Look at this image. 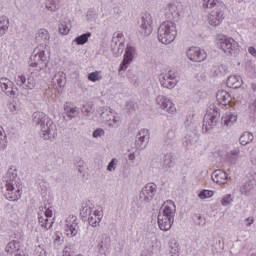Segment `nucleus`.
<instances>
[{
    "label": "nucleus",
    "instance_id": "nucleus-60",
    "mask_svg": "<svg viewBox=\"0 0 256 256\" xmlns=\"http://www.w3.org/2000/svg\"><path fill=\"white\" fill-rule=\"evenodd\" d=\"M78 171H79V173H83V170H81V168H80V169H78Z\"/></svg>",
    "mask_w": 256,
    "mask_h": 256
},
{
    "label": "nucleus",
    "instance_id": "nucleus-1",
    "mask_svg": "<svg viewBox=\"0 0 256 256\" xmlns=\"http://www.w3.org/2000/svg\"><path fill=\"white\" fill-rule=\"evenodd\" d=\"M48 65L49 54H47V47L43 44H40L34 49L33 54L30 57V74L28 77H26L25 74L18 73L15 76L16 85L22 89H26V91H32V89L37 87V83L39 81V71L47 69Z\"/></svg>",
    "mask_w": 256,
    "mask_h": 256
},
{
    "label": "nucleus",
    "instance_id": "nucleus-42",
    "mask_svg": "<svg viewBox=\"0 0 256 256\" xmlns=\"http://www.w3.org/2000/svg\"><path fill=\"white\" fill-rule=\"evenodd\" d=\"M213 195V191L211 190H203L198 194L199 199H210Z\"/></svg>",
    "mask_w": 256,
    "mask_h": 256
},
{
    "label": "nucleus",
    "instance_id": "nucleus-40",
    "mask_svg": "<svg viewBox=\"0 0 256 256\" xmlns=\"http://www.w3.org/2000/svg\"><path fill=\"white\" fill-rule=\"evenodd\" d=\"M231 203H233V197L231 196V194H226L221 200V205L223 207H229Z\"/></svg>",
    "mask_w": 256,
    "mask_h": 256
},
{
    "label": "nucleus",
    "instance_id": "nucleus-48",
    "mask_svg": "<svg viewBox=\"0 0 256 256\" xmlns=\"http://www.w3.org/2000/svg\"><path fill=\"white\" fill-rule=\"evenodd\" d=\"M239 153H241V150L239 148H234L230 151V155H232V157H238Z\"/></svg>",
    "mask_w": 256,
    "mask_h": 256
},
{
    "label": "nucleus",
    "instance_id": "nucleus-36",
    "mask_svg": "<svg viewBox=\"0 0 256 256\" xmlns=\"http://www.w3.org/2000/svg\"><path fill=\"white\" fill-rule=\"evenodd\" d=\"M7 31H9V19L2 17L0 18V37H3Z\"/></svg>",
    "mask_w": 256,
    "mask_h": 256
},
{
    "label": "nucleus",
    "instance_id": "nucleus-51",
    "mask_svg": "<svg viewBox=\"0 0 256 256\" xmlns=\"http://www.w3.org/2000/svg\"><path fill=\"white\" fill-rule=\"evenodd\" d=\"M196 218L198 219V225H205V219L201 217V215H196Z\"/></svg>",
    "mask_w": 256,
    "mask_h": 256
},
{
    "label": "nucleus",
    "instance_id": "nucleus-53",
    "mask_svg": "<svg viewBox=\"0 0 256 256\" xmlns=\"http://www.w3.org/2000/svg\"><path fill=\"white\" fill-rule=\"evenodd\" d=\"M152 240L154 241V244L152 245V247H159V241H157V237L153 236Z\"/></svg>",
    "mask_w": 256,
    "mask_h": 256
},
{
    "label": "nucleus",
    "instance_id": "nucleus-7",
    "mask_svg": "<svg viewBox=\"0 0 256 256\" xmlns=\"http://www.w3.org/2000/svg\"><path fill=\"white\" fill-rule=\"evenodd\" d=\"M38 223L43 229L46 230L53 227V209H51V207L45 205L39 208Z\"/></svg>",
    "mask_w": 256,
    "mask_h": 256
},
{
    "label": "nucleus",
    "instance_id": "nucleus-28",
    "mask_svg": "<svg viewBox=\"0 0 256 256\" xmlns=\"http://www.w3.org/2000/svg\"><path fill=\"white\" fill-rule=\"evenodd\" d=\"M222 123L226 127H232L235 123H237V115H235L231 112L225 113L222 116Z\"/></svg>",
    "mask_w": 256,
    "mask_h": 256
},
{
    "label": "nucleus",
    "instance_id": "nucleus-50",
    "mask_svg": "<svg viewBox=\"0 0 256 256\" xmlns=\"http://www.w3.org/2000/svg\"><path fill=\"white\" fill-rule=\"evenodd\" d=\"M248 52H249L250 55H252L253 57H256V49H255V47L250 46V47L248 48Z\"/></svg>",
    "mask_w": 256,
    "mask_h": 256
},
{
    "label": "nucleus",
    "instance_id": "nucleus-23",
    "mask_svg": "<svg viewBox=\"0 0 256 256\" xmlns=\"http://www.w3.org/2000/svg\"><path fill=\"white\" fill-rule=\"evenodd\" d=\"M212 181L217 185H225L227 183V173L223 170H216L212 174Z\"/></svg>",
    "mask_w": 256,
    "mask_h": 256
},
{
    "label": "nucleus",
    "instance_id": "nucleus-49",
    "mask_svg": "<svg viewBox=\"0 0 256 256\" xmlns=\"http://www.w3.org/2000/svg\"><path fill=\"white\" fill-rule=\"evenodd\" d=\"M169 11H171V13H177L178 11L177 4L175 3L169 4Z\"/></svg>",
    "mask_w": 256,
    "mask_h": 256
},
{
    "label": "nucleus",
    "instance_id": "nucleus-25",
    "mask_svg": "<svg viewBox=\"0 0 256 256\" xmlns=\"http://www.w3.org/2000/svg\"><path fill=\"white\" fill-rule=\"evenodd\" d=\"M216 99L221 105H229L231 103V94L225 90H220L216 94Z\"/></svg>",
    "mask_w": 256,
    "mask_h": 256
},
{
    "label": "nucleus",
    "instance_id": "nucleus-55",
    "mask_svg": "<svg viewBox=\"0 0 256 256\" xmlns=\"http://www.w3.org/2000/svg\"><path fill=\"white\" fill-rule=\"evenodd\" d=\"M250 109H252V111H256V99L250 104Z\"/></svg>",
    "mask_w": 256,
    "mask_h": 256
},
{
    "label": "nucleus",
    "instance_id": "nucleus-56",
    "mask_svg": "<svg viewBox=\"0 0 256 256\" xmlns=\"http://www.w3.org/2000/svg\"><path fill=\"white\" fill-rule=\"evenodd\" d=\"M128 159H129L130 161H135V153L129 154Z\"/></svg>",
    "mask_w": 256,
    "mask_h": 256
},
{
    "label": "nucleus",
    "instance_id": "nucleus-59",
    "mask_svg": "<svg viewBox=\"0 0 256 256\" xmlns=\"http://www.w3.org/2000/svg\"><path fill=\"white\" fill-rule=\"evenodd\" d=\"M252 89H253V91H255V93H256V82L252 83Z\"/></svg>",
    "mask_w": 256,
    "mask_h": 256
},
{
    "label": "nucleus",
    "instance_id": "nucleus-34",
    "mask_svg": "<svg viewBox=\"0 0 256 256\" xmlns=\"http://www.w3.org/2000/svg\"><path fill=\"white\" fill-rule=\"evenodd\" d=\"M93 211H95V206L91 204V202H87L82 206L80 215H82V217H89Z\"/></svg>",
    "mask_w": 256,
    "mask_h": 256
},
{
    "label": "nucleus",
    "instance_id": "nucleus-39",
    "mask_svg": "<svg viewBox=\"0 0 256 256\" xmlns=\"http://www.w3.org/2000/svg\"><path fill=\"white\" fill-rule=\"evenodd\" d=\"M195 143H197V136L192 135V136H187L186 137L184 145L187 149H191V147H193V145H195Z\"/></svg>",
    "mask_w": 256,
    "mask_h": 256
},
{
    "label": "nucleus",
    "instance_id": "nucleus-31",
    "mask_svg": "<svg viewBox=\"0 0 256 256\" xmlns=\"http://www.w3.org/2000/svg\"><path fill=\"white\" fill-rule=\"evenodd\" d=\"M253 139H255V136H253V133L249 131L243 132L239 137V143L240 145H249V143H253Z\"/></svg>",
    "mask_w": 256,
    "mask_h": 256
},
{
    "label": "nucleus",
    "instance_id": "nucleus-35",
    "mask_svg": "<svg viewBox=\"0 0 256 256\" xmlns=\"http://www.w3.org/2000/svg\"><path fill=\"white\" fill-rule=\"evenodd\" d=\"M169 245V252L171 253V256H179V251H180V247H179V242H177L175 239H171L168 242Z\"/></svg>",
    "mask_w": 256,
    "mask_h": 256
},
{
    "label": "nucleus",
    "instance_id": "nucleus-21",
    "mask_svg": "<svg viewBox=\"0 0 256 256\" xmlns=\"http://www.w3.org/2000/svg\"><path fill=\"white\" fill-rule=\"evenodd\" d=\"M64 86H65V74H63V72H59L55 74L51 80V87L54 88V91H57L58 93H62Z\"/></svg>",
    "mask_w": 256,
    "mask_h": 256
},
{
    "label": "nucleus",
    "instance_id": "nucleus-61",
    "mask_svg": "<svg viewBox=\"0 0 256 256\" xmlns=\"http://www.w3.org/2000/svg\"><path fill=\"white\" fill-rule=\"evenodd\" d=\"M238 1V3H242V1H244V0H237Z\"/></svg>",
    "mask_w": 256,
    "mask_h": 256
},
{
    "label": "nucleus",
    "instance_id": "nucleus-29",
    "mask_svg": "<svg viewBox=\"0 0 256 256\" xmlns=\"http://www.w3.org/2000/svg\"><path fill=\"white\" fill-rule=\"evenodd\" d=\"M45 5L48 11H59L61 9V5H63V0H46Z\"/></svg>",
    "mask_w": 256,
    "mask_h": 256
},
{
    "label": "nucleus",
    "instance_id": "nucleus-10",
    "mask_svg": "<svg viewBox=\"0 0 256 256\" xmlns=\"http://www.w3.org/2000/svg\"><path fill=\"white\" fill-rule=\"evenodd\" d=\"M101 119L109 125V127H119L121 118L115 116V111L111 107L105 106L99 109Z\"/></svg>",
    "mask_w": 256,
    "mask_h": 256
},
{
    "label": "nucleus",
    "instance_id": "nucleus-45",
    "mask_svg": "<svg viewBox=\"0 0 256 256\" xmlns=\"http://www.w3.org/2000/svg\"><path fill=\"white\" fill-rule=\"evenodd\" d=\"M116 166H117V160L115 158H113L110 163L108 164V167H107V171H115L116 169Z\"/></svg>",
    "mask_w": 256,
    "mask_h": 256
},
{
    "label": "nucleus",
    "instance_id": "nucleus-58",
    "mask_svg": "<svg viewBox=\"0 0 256 256\" xmlns=\"http://www.w3.org/2000/svg\"><path fill=\"white\" fill-rule=\"evenodd\" d=\"M93 13H95V10H94V9L88 10V12H87V17L93 15Z\"/></svg>",
    "mask_w": 256,
    "mask_h": 256
},
{
    "label": "nucleus",
    "instance_id": "nucleus-33",
    "mask_svg": "<svg viewBox=\"0 0 256 256\" xmlns=\"http://www.w3.org/2000/svg\"><path fill=\"white\" fill-rule=\"evenodd\" d=\"M58 31L60 35H69V31H71V21L62 20L59 24Z\"/></svg>",
    "mask_w": 256,
    "mask_h": 256
},
{
    "label": "nucleus",
    "instance_id": "nucleus-9",
    "mask_svg": "<svg viewBox=\"0 0 256 256\" xmlns=\"http://www.w3.org/2000/svg\"><path fill=\"white\" fill-rule=\"evenodd\" d=\"M159 81L165 89H175L179 83V76H177V72L169 70L160 74Z\"/></svg>",
    "mask_w": 256,
    "mask_h": 256
},
{
    "label": "nucleus",
    "instance_id": "nucleus-2",
    "mask_svg": "<svg viewBox=\"0 0 256 256\" xmlns=\"http://www.w3.org/2000/svg\"><path fill=\"white\" fill-rule=\"evenodd\" d=\"M5 190L4 195L8 201H19L23 195V184L17 178V168L10 167L4 177Z\"/></svg>",
    "mask_w": 256,
    "mask_h": 256
},
{
    "label": "nucleus",
    "instance_id": "nucleus-46",
    "mask_svg": "<svg viewBox=\"0 0 256 256\" xmlns=\"http://www.w3.org/2000/svg\"><path fill=\"white\" fill-rule=\"evenodd\" d=\"M255 223V218L253 216H249L248 218L244 219V225L246 227H251Z\"/></svg>",
    "mask_w": 256,
    "mask_h": 256
},
{
    "label": "nucleus",
    "instance_id": "nucleus-15",
    "mask_svg": "<svg viewBox=\"0 0 256 256\" xmlns=\"http://www.w3.org/2000/svg\"><path fill=\"white\" fill-rule=\"evenodd\" d=\"M225 19V11L223 8H216L210 12L208 15V23L212 27H218L221 25Z\"/></svg>",
    "mask_w": 256,
    "mask_h": 256
},
{
    "label": "nucleus",
    "instance_id": "nucleus-54",
    "mask_svg": "<svg viewBox=\"0 0 256 256\" xmlns=\"http://www.w3.org/2000/svg\"><path fill=\"white\" fill-rule=\"evenodd\" d=\"M82 113H83L84 115H90V114H91V110H89L88 108L84 107V108L82 109Z\"/></svg>",
    "mask_w": 256,
    "mask_h": 256
},
{
    "label": "nucleus",
    "instance_id": "nucleus-17",
    "mask_svg": "<svg viewBox=\"0 0 256 256\" xmlns=\"http://www.w3.org/2000/svg\"><path fill=\"white\" fill-rule=\"evenodd\" d=\"M135 55H137L135 47L128 45L125 49L124 59L120 65L119 71H127L129 65H131V61L135 59Z\"/></svg>",
    "mask_w": 256,
    "mask_h": 256
},
{
    "label": "nucleus",
    "instance_id": "nucleus-37",
    "mask_svg": "<svg viewBox=\"0 0 256 256\" xmlns=\"http://www.w3.org/2000/svg\"><path fill=\"white\" fill-rule=\"evenodd\" d=\"M89 37H91V32H87L85 34H82L74 39V42L76 45H85L87 41H89Z\"/></svg>",
    "mask_w": 256,
    "mask_h": 256
},
{
    "label": "nucleus",
    "instance_id": "nucleus-16",
    "mask_svg": "<svg viewBox=\"0 0 256 256\" xmlns=\"http://www.w3.org/2000/svg\"><path fill=\"white\" fill-rule=\"evenodd\" d=\"M219 123V113L213 111L212 113L206 114L204 116L202 129L204 133H209L215 125Z\"/></svg>",
    "mask_w": 256,
    "mask_h": 256
},
{
    "label": "nucleus",
    "instance_id": "nucleus-3",
    "mask_svg": "<svg viewBox=\"0 0 256 256\" xmlns=\"http://www.w3.org/2000/svg\"><path fill=\"white\" fill-rule=\"evenodd\" d=\"M175 213H177V207L173 200H167L162 204L158 213V227L161 231H169L173 227Z\"/></svg>",
    "mask_w": 256,
    "mask_h": 256
},
{
    "label": "nucleus",
    "instance_id": "nucleus-41",
    "mask_svg": "<svg viewBox=\"0 0 256 256\" xmlns=\"http://www.w3.org/2000/svg\"><path fill=\"white\" fill-rule=\"evenodd\" d=\"M9 111L12 115H19V113H21V107L15 103H11L9 105Z\"/></svg>",
    "mask_w": 256,
    "mask_h": 256
},
{
    "label": "nucleus",
    "instance_id": "nucleus-30",
    "mask_svg": "<svg viewBox=\"0 0 256 256\" xmlns=\"http://www.w3.org/2000/svg\"><path fill=\"white\" fill-rule=\"evenodd\" d=\"M51 39L49 32L45 29H40L37 31L35 35L36 43H45Z\"/></svg>",
    "mask_w": 256,
    "mask_h": 256
},
{
    "label": "nucleus",
    "instance_id": "nucleus-11",
    "mask_svg": "<svg viewBox=\"0 0 256 256\" xmlns=\"http://www.w3.org/2000/svg\"><path fill=\"white\" fill-rule=\"evenodd\" d=\"M64 233L67 237H76L79 233V219L75 215H69L63 223Z\"/></svg>",
    "mask_w": 256,
    "mask_h": 256
},
{
    "label": "nucleus",
    "instance_id": "nucleus-4",
    "mask_svg": "<svg viewBox=\"0 0 256 256\" xmlns=\"http://www.w3.org/2000/svg\"><path fill=\"white\" fill-rule=\"evenodd\" d=\"M33 123H35V125H39L41 136L46 141L57 137V126L45 113L35 112L33 114Z\"/></svg>",
    "mask_w": 256,
    "mask_h": 256
},
{
    "label": "nucleus",
    "instance_id": "nucleus-47",
    "mask_svg": "<svg viewBox=\"0 0 256 256\" xmlns=\"http://www.w3.org/2000/svg\"><path fill=\"white\" fill-rule=\"evenodd\" d=\"M171 163H173V160H171L170 155H166L164 159V165L165 167H171Z\"/></svg>",
    "mask_w": 256,
    "mask_h": 256
},
{
    "label": "nucleus",
    "instance_id": "nucleus-26",
    "mask_svg": "<svg viewBox=\"0 0 256 256\" xmlns=\"http://www.w3.org/2000/svg\"><path fill=\"white\" fill-rule=\"evenodd\" d=\"M202 6L204 9H220L224 8L225 4L219 0H203Z\"/></svg>",
    "mask_w": 256,
    "mask_h": 256
},
{
    "label": "nucleus",
    "instance_id": "nucleus-14",
    "mask_svg": "<svg viewBox=\"0 0 256 256\" xmlns=\"http://www.w3.org/2000/svg\"><path fill=\"white\" fill-rule=\"evenodd\" d=\"M186 56L190 61H194V63H201L207 59V52L198 47H190L186 51Z\"/></svg>",
    "mask_w": 256,
    "mask_h": 256
},
{
    "label": "nucleus",
    "instance_id": "nucleus-5",
    "mask_svg": "<svg viewBox=\"0 0 256 256\" xmlns=\"http://www.w3.org/2000/svg\"><path fill=\"white\" fill-rule=\"evenodd\" d=\"M177 37V24L172 21H164L158 28V40L163 45H171Z\"/></svg>",
    "mask_w": 256,
    "mask_h": 256
},
{
    "label": "nucleus",
    "instance_id": "nucleus-22",
    "mask_svg": "<svg viewBox=\"0 0 256 256\" xmlns=\"http://www.w3.org/2000/svg\"><path fill=\"white\" fill-rule=\"evenodd\" d=\"M0 87L8 97L15 98L17 96V92L13 90V81L9 80V78H1Z\"/></svg>",
    "mask_w": 256,
    "mask_h": 256
},
{
    "label": "nucleus",
    "instance_id": "nucleus-32",
    "mask_svg": "<svg viewBox=\"0 0 256 256\" xmlns=\"http://www.w3.org/2000/svg\"><path fill=\"white\" fill-rule=\"evenodd\" d=\"M64 111H65L67 117H69L70 119L77 117V115H79V113H80V110L78 107L72 106L70 104H66L64 106Z\"/></svg>",
    "mask_w": 256,
    "mask_h": 256
},
{
    "label": "nucleus",
    "instance_id": "nucleus-18",
    "mask_svg": "<svg viewBox=\"0 0 256 256\" xmlns=\"http://www.w3.org/2000/svg\"><path fill=\"white\" fill-rule=\"evenodd\" d=\"M123 33H115L112 38L111 49L115 55H122L125 51V43L121 42Z\"/></svg>",
    "mask_w": 256,
    "mask_h": 256
},
{
    "label": "nucleus",
    "instance_id": "nucleus-24",
    "mask_svg": "<svg viewBox=\"0 0 256 256\" xmlns=\"http://www.w3.org/2000/svg\"><path fill=\"white\" fill-rule=\"evenodd\" d=\"M19 247V242L13 240L6 245L5 252L10 256H19L21 255V253H19Z\"/></svg>",
    "mask_w": 256,
    "mask_h": 256
},
{
    "label": "nucleus",
    "instance_id": "nucleus-13",
    "mask_svg": "<svg viewBox=\"0 0 256 256\" xmlns=\"http://www.w3.org/2000/svg\"><path fill=\"white\" fill-rule=\"evenodd\" d=\"M155 195H157V184L148 183L142 188L139 194L140 202L147 205V203H151L153 201Z\"/></svg>",
    "mask_w": 256,
    "mask_h": 256
},
{
    "label": "nucleus",
    "instance_id": "nucleus-52",
    "mask_svg": "<svg viewBox=\"0 0 256 256\" xmlns=\"http://www.w3.org/2000/svg\"><path fill=\"white\" fill-rule=\"evenodd\" d=\"M54 243H61V233H56Z\"/></svg>",
    "mask_w": 256,
    "mask_h": 256
},
{
    "label": "nucleus",
    "instance_id": "nucleus-8",
    "mask_svg": "<svg viewBox=\"0 0 256 256\" xmlns=\"http://www.w3.org/2000/svg\"><path fill=\"white\" fill-rule=\"evenodd\" d=\"M138 33L143 37H149L153 33V16L150 13H144L138 20Z\"/></svg>",
    "mask_w": 256,
    "mask_h": 256
},
{
    "label": "nucleus",
    "instance_id": "nucleus-20",
    "mask_svg": "<svg viewBox=\"0 0 256 256\" xmlns=\"http://www.w3.org/2000/svg\"><path fill=\"white\" fill-rule=\"evenodd\" d=\"M149 143V130L141 129L136 135V147L140 150L145 149Z\"/></svg>",
    "mask_w": 256,
    "mask_h": 256
},
{
    "label": "nucleus",
    "instance_id": "nucleus-27",
    "mask_svg": "<svg viewBox=\"0 0 256 256\" xmlns=\"http://www.w3.org/2000/svg\"><path fill=\"white\" fill-rule=\"evenodd\" d=\"M241 85H243V79L241 76L232 75L227 80V86L230 87V89H239Z\"/></svg>",
    "mask_w": 256,
    "mask_h": 256
},
{
    "label": "nucleus",
    "instance_id": "nucleus-6",
    "mask_svg": "<svg viewBox=\"0 0 256 256\" xmlns=\"http://www.w3.org/2000/svg\"><path fill=\"white\" fill-rule=\"evenodd\" d=\"M216 45L218 49H221L226 55H233V53L239 49V43L235 41V39L222 34L217 36Z\"/></svg>",
    "mask_w": 256,
    "mask_h": 256
},
{
    "label": "nucleus",
    "instance_id": "nucleus-43",
    "mask_svg": "<svg viewBox=\"0 0 256 256\" xmlns=\"http://www.w3.org/2000/svg\"><path fill=\"white\" fill-rule=\"evenodd\" d=\"M89 81H92V83H95L97 81H100L101 76L99 75L98 71L92 72L88 75Z\"/></svg>",
    "mask_w": 256,
    "mask_h": 256
},
{
    "label": "nucleus",
    "instance_id": "nucleus-19",
    "mask_svg": "<svg viewBox=\"0 0 256 256\" xmlns=\"http://www.w3.org/2000/svg\"><path fill=\"white\" fill-rule=\"evenodd\" d=\"M103 220V207L96 206L93 213L88 216V223L91 227H99Z\"/></svg>",
    "mask_w": 256,
    "mask_h": 256
},
{
    "label": "nucleus",
    "instance_id": "nucleus-38",
    "mask_svg": "<svg viewBox=\"0 0 256 256\" xmlns=\"http://www.w3.org/2000/svg\"><path fill=\"white\" fill-rule=\"evenodd\" d=\"M0 147L1 149H5V147H7V134L2 126H0Z\"/></svg>",
    "mask_w": 256,
    "mask_h": 256
},
{
    "label": "nucleus",
    "instance_id": "nucleus-44",
    "mask_svg": "<svg viewBox=\"0 0 256 256\" xmlns=\"http://www.w3.org/2000/svg\"><path fill=\"white\" fill-rule=\"evenodd\" d=\"M105 135V130L99 128L97 130H95L92 134V137H94L95 139H97L98 137H103Z\"/></svg>",
    "mask_w": 256,
    "mask_h": 256
},
{
    "label": "nucleus",
    "instance_id": "nucleus-12",
    "mask_svg": "<svg viewBox=\"0 0 256 256\" xmlns=\"http://www.w3.org/2000/svg\"><path fill=\"white\" fill-rule=\"evenodd\" d=\"M156 105L161 109V111L168 113V115H175V113H177L175 103L165 95H158L156 97Z\"/></svg>",
    "mask_w": 256,
    "mask_h": 256
},
{
    "label": "nucleus",
    "instance_id": "nucleus-57",
    "mask_svg": "<svg viewBox=\"0 0 256 256\" xmlns=\"http://www.w3.org/2000/svg\"><path fill=\"white\" fill-rule=\"evenodd\" d=\"M105 245H104V242L103 241H100L98 243V249H104Z\"/></svg>",
    "mask_w": 256,
    "mask_h": 256
}]
</instances>
